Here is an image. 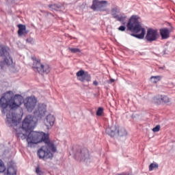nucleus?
Returning <instances> with one entry per match:
<instances>
[{"mask_svg":"<svg viewBox=\"0 0 175 175\" xmlns=\"http://www.w3.org/2000/svg\"><path fill=\"white\" fill-rule=\"evenodd\" d=\"M105 133L111 137H114V136H119L120 137L126 136V130H125L124 128L120 129L117 125L113 124L107 127L105 130Z\"/></svg>","mask_w":175,"mask_h":175,"instance_id":"7","label":"nucleus"},{"mask_svg":"<svg viewBox=\"0 0 175 175\" xmlns=\"http://www.w3.org/2000/svg\"><path fill=\"white\" fill-rule=\"evenodd\" d=\"M116 20L117 21H120L123 25H125L126 24V22H125V20H126V16L125 14H120L118 15L117 16H115Z\"/></svg>","mask_w":175,"mask_h":175,"instance_id":"17","label":"nucleus"},{"mask_svg":"<svg viewBox=\"0 0 175 175\" xmlns=\"http://www.w3.org/2000/svg\"><path fill=\"white\" fill-rule=\"evenodd\" d=\"M145 39L149 43H152V42H157V40L159 39V34L158 33V30L152 28L148 29Z\"/></svg>","mask_w":175,"mask_h":175,"instance_id":"9","label":"nucleus"},{"mask_svg":"<svg viewBox=\"0 0 175 175\" xmlns=\"http://www.w3.org/2000/svg\"><path fill=\"white\" fill-rule=\"evenodd\" d=\"M69 51H70L72 54H76L77 53H81V51L79 48H72L68 47Z\"/></svg>","mask_w":175,"mask_h":175,"instance_id":"24","label":"nucleus"},{"mask_svg":"<svg viewBox=\"0 0 175 175\" xmlns=\"http://www.w3.org/2000/svg\"><path fill=\"white\" fill-rule=\"evenodd\" d=\"M50 70H51V68H50V66L48 64L44 65V73L46 75H48V73H50Z\"/></svg>","mask_w":175,"mask_h":175,"instance_id":"30","label":"nucleus"},{"mask_svg":"<svg viewBox=\"0 0 175 175\" xmlns=\"http://www.w3.org/2000/svg\"><path fill=\"white\" fill-rule=\"evenodd\" d=\"M6 124L8 126H13L16 136L18 139L24 140L27 139L28 147H32L33 144H38L44 142V133L33 131L36 126V121L33 120V117L31 115L26 116L23 122L22 126L17 121L16 115L10 111L6 115Z\"/></svg>","mask_w":175,"mask_h":175,"instance_id":"1","label":"nucleus"},{"mask_svg":"<svg viewBox=\"0 0 175 175\" xmlns=\"http://www.w3.org/2000/svg\"><path fill=\"white\" fill-rule=\"evenodd\" d=\"M159 165L157 163H152L149 165V172H152L153 169H158Z\"/></svg>","mask_w":175,"mask_h":175,"instance_id":"26","label":"nucleus"},{"mask_svg":"<svg viewBox=\"0 0 175 175\" xmlns=\"http://www.w3.org/2000/svg\"><path fill=\"white\" fill-rule=\"evenodd\" d=\"M33 117L37 121L44 117V104L38 103L37 109L33 111Z\"/></svg>","mask_w":175,"mask_h":175,"instance_id":"11","label":"nucleus"},{"mask_svg":"<svg viewBox=\"0 0 175 175\" xmlns=\"http://www.w3.org/2000/svg\"><path fill=\"white\" fill-rule=\"evenodd\" d=\"M36 173L38 175H43V172H42L39 165L36 168Z\"/></svg>","mask_w":175,"mask_h":175,"instance_id":"31","label":"nucleus"},{"mask_svg":"<svg viewBox=\"0 0 175 175\" xmlns=\"http://www.w3.org/2000/svg\"><path fill=\"white\" fill-rule=\"evenodd\" d=\"M24 98L21 94H16L13 97V92H7L4 96L0 98V107L1 113L4 116L8 113V106H10L11 110H14L20 107L23 104Z\"/></svg>","mask_w":175,"mask_h":175,"instance_id":"2","label":"nucleus"},{"mask_svg":"<svg viewBox=\"0 0 175 175\" xmlns=\"http://www.w3.org/2000/svg\"><path fill=\"white\" fill-rule=\"evenodd\" d=\"M126 29V27L125 25H121L120 27H118V30L121 31V32H124Z\"/></svg>","mask_w":175,"mask_h":175,"instance_id":"33","label":"nucleus"},{"mask_svg":"<svg viewBox=\"0 0 175 175\" xmlns=\"http://www.w3.org/2000/svg\"><path fill=\"white\" fill-rule=\"evenodd\" d=\"M85 72L83 70H80L77 72V76L79 77V79H83V77L84 76Z\"/></svg>","mask_w":175,"mask_h":175,"instance_id":"29","label":"nucleus"},{"mask_svg":"<svg viewBox=\"0 0 175 175\" xmlns=\"http://www.w3.org/2000/svg\"><path fill=\"white\" fill-rule=\"evenodd\" d=\"M33 61V68L38 71V73L43 76L44 75V66L40 64V60L36 59V57H32Z\"/></svg>","mask_w":175,"mask_h":175,"instance_id":"13","label":"nucleus"},{"mask_svg":"<svg viewBox=\"0 0 175 175\" xmlns=\"http://www.w3.org/2000/svg\"><path fill=\"white\" fill-rule=\"evenodd\" d=\"M137 35V33H131V36H133L134 38H136Z\"/></svg>","mask_w":175,"mask_h":175,"instance_id":"36","label":"nucleus"},{"mask_svg":"<svg viewBox=\"0 0 175 175\" xmlns=\"http://www.w3.org/2000/svg\"><path fill=\"white\" fill-rule=\"evenodd\" d=\"M46 122L45 123V126H46V130L50 131L55 122V117L54 115L49 114L46 117Z\"/></svg>","mask_w":175,"mask_h":175,"instance_id":"14","label":"nucleus"},{"mask_svg":"<svg viewBox=\"0 0 175 175\" xmlns=\"http://www.w3.org/2000/svg\"><path fill=\"white\" fill-rule=\"evenodd\" d=\"M72 152H74V157L77 161H79L80 162H85V163L91 162V158L90 157L88 149L85 148L81 149L80 147H78L76 149L73 148Z\"/></svg>","mask_w":175,"mask_h":175,"instance_id":"6","label":"nucleus"},{"mask_svg":"<svg viewBox=\"0 0 175 175\" xmlns=\"http://www.w3.org/2000/svg\"><path fill=\"white\" fill-rule=\"evenodd\" d=\"M160 129H161V126L158 124L154 128L152 129V131L154 132H159Z\"/></svg>","mask_w":175,"mask_h":175,"instance_id":"32","label":"nucleus"},{"mask_svg":"<svg viewBox=\"0 0 175 175\" xmlns=\"http://www.w3.org/2000/svg\"><path fill=\"white\" fill-rule=\"evenodd\" d=\"M117 13H118V7H114L111 10V14L113 18H116L118 16Z\"/></svg>","mask_w":175,"mask_h":175,"instance_id":"21","label":"nucleus"},{"mask_svg":"<svg viewBox=\"0 0 175 175\" xmlns=\"http://www.w3.org/2000/svg\"><path fill=\"white\" fill-rule=\"evenodd\" d=\"M93 84H94V85H98V81H94V82H93Z\"/></svg>","mask_w":175,"mask_h":175,"instance_id":"35","label":"nucleus"},{"mask_svg":"<svg viewBox=\"0 0 175 175\" xmlns=\"http://www.w3.org/2000/svg\"><path fill=\"white\" fill-rule=\"evenodd\" d=\"M173 50H171L170 46H165L164 50L163 51V53L164 55L170 54Z\"/></svg>","mask_w":175,"mask_h":175,"instance_id":"27","label":"nucleus"},{"mask_svg":"<svg viewBox=\"0 0 175 175\" xmlns=\"http://www.w3.org/2000/svg\"><path fill=\"white\" fill-rule=\"evenodd\" d=\"M103 114V107H99L96 112L97 117H100Z\"/></svg>","mask_w":175,"mask_h":175,"instance_id":"28","label":"nucleus"},{"mask_svg":"<svg viewBox=\"0 0 175 175\" xmlns=\"http://www.w3.org/2000/svg\"><path fill=\"white\" fill-rule=\"evenodd\" d=\"M154 99L157 100V103L159 105L161 103H169L170 100L167 96L161 95L157 96Z\"/></svg>","mask_w":175,"mask_h":175,"instance_id":"15","label":"nucleus"},{"mask_svg":"<svg viewBox=\"0 0 175 175\" xmlns=\"http://www.w3.org/2000/svg\"><path fill=\"white\" fill-rule=\"evenodd\" d=\"M49 9H51L52 10H55L56 12L64 10V7L61 3H55V4H50L48 5Z\"/></svg>","mask_w":175,"mask_h":175,"instance_id":"16","label":"nucleus"},{"mask_svg":"<svg viewBox=\"0 0 175 175\" xmlns=\"http://www.w3.org/2000/svg\"><path fill=\"white\" fill-rule=\"evenodd\" d=\"M107 5V1L93 0L91 9L94 12H103Z\"/></svg>","mask_w":175,"mask_h":175,"instance_id":"10","label":"nucleus"},{"mask_svg":"<svg viewBox=\"0 0 175 175\" xmlns=\"http://www.w3.org/2000/svg\"><path fill=\"white\" fill-rule=\"evenodd\" d=\"M4 175H17V170L14 167L10 166L8 168L7 173Z\"/></svg>","mask_w":175,"mask_h":175,"instance_id":"18","label":"nucleus"},{"mask_svg":"<svg viewBox=\"0 0 175 175\" xmlns=\"http://www.w3.org/2000/svg\"><path fill=\"white\" fill-rule=\"evenodd\" d=\"M160 80H161V76H152L150 77V81L154 84H157V83H158V81H159Z\"/></svg>","mask_w":175,"mask_h":175,"instance_id":"23","label":"nucleus"},{"mask_svg":"<svg viewBox=\"0 0 175 175\" xmlns=\"http://www.w3.org/2000/svg\"><path fill=\"white\" fill-rule=\"evenodd\" d=\"M170 28L163 27L159 29L161 40H165L166 39H169V38H170V32L173 31L174 28L171 24H170Z\"/></svg>","mask_w":175,"mask_h":175,"instance_id":"12","label":"nucleus"},{"mask_svg":"<svg viewBox=\"0 0 175 175\" xmlns=\"http://www.w3.org/2000/svg\"><path fill=\"white\" fill-rule=\"evenodd\" d=\"M28 40H28V39H27V42H28Z\"/></svg>","mask_w":175,"mask_h":175,"instance_id":"37","label":"nucleus"},{"mask_svg":"<svg viewBox=\"0 0 175 175\" xmlns=\"http://www.w3.org/2000/svg\"><path fill=\"white\" fill-rule=\"evenodd\" d=\"M44 146L46 148L44 151L45 159H53L54 158V154L57 151V145H55V141L50 138L49 131L44 133Z\"/></svg>","mask_w":175,"mask_h":175,"instance_id":"4","label":"nucleus"},{"mask_svg":"<svg viewBox=\"0 0 175 175\" xmlns=\"http://www.w3.org/2000/svg\"><path fill=\"white\" fill-rule=\"evenodd\" d=\"M44 113H46V110L44 111Z\"/></svg>","mask_w":175,"mask_h":175,"instance_id":"38","label":"nucleus"},{"mask_svg":"<svg viewBox=\"0 0 175 175\" xmlns=\"http://www.w3.org/2000/svg\"><path fill=\"white\" fill-rule=\"evenodd\" d=\"M6 170V167L5 166V163L0 159V173H3Z\"/></svg>","mask_w":175,"mask_h":175,"instance_id":"25","label":"nucleus"},{"mask_svg":"<svg viewBox=\"0 0 175 175\" xmlns=\"http://www.w3.org/2000/svg\"><path fill=\"white\" fill-rule=\"evenodd\" d=\"M114 81H116V79H110L108 83L109 84H112V83H114Z\"/></svg>","mask_w":175,"mask_h":175,"instance_id":"34","label":"nucleus"},{"mask_svg":"<svg viewBox=\"0 0 175 175\" xmlns=\"http://www.w3.org/2000/svg\"><path fill=\"white\" fill-rule=\"evenodd\" d=\"M10 66L13 65V59L10 57L9 53V47L1 46L0 47V67L3 69L5 66Z\"/></svg>","mask_w":175,"mask_h":175,"instance_id":"5","label":"nucleus"},{"mask_svg":"<svg viewBox=\"0 0 175 175\" xmlns=\"http://www.w3.org/2000/svg\"><path fill=\"white\" fill-rule=\"evenodd\" d=\"M79 80H80V81H91V75L88 72H85L83 77L82 78H79Z\"/></svg>","mask_w":175,"mask_h":175,"instance_id":"19","label":"nucleus"},{"mask_svg":"<svg viewBox=\"0 0 175 175\" xmlns=\"http://www.w3.org/2000/svg\"><path fill=\"white\" fill-rule=\"evenodd\" d=\"M37 155L40 159H44V150L41 148L40 150H38Z\"/></svg>","mask_w":175,"mask_h":175,"instance_id":"22","label":"nucleus"},{"mask_svg":"<svg viewBox=\"0 0 175 175\" xmlns=\"http://www.w3.org/2000/svg\"><path fill=\"white\" fill-rule=\"evenodd\" d=\"M18 34L19 35V36H22V35H24V31L26 29V27L24 25H18Z\"/></svg>","mask_w":175,"mask_h":175,"instance_id":"20","label":"nucleus"},{"mask_svg":"<svg viewBox=\"0 0 175 175\" xmlns=\"http://www.w3.org/2000/svg\"><path fill=\"white\" fill-rule=\"evenodd\" d=\"M127 29L131 32H135L137 33V39H144V36L146 35V29L142 27V24L139 22V16L133 15L129 20L127 23ZM141 33H139V32Z\"/></svg>","mask_w":175,"mask_h":175,"instance_id":"3","label":"nucleus"},{"mask_svg":"<svg viewBox=\"0 0 175 175\" xmlns=\"http://www.w3.org/2000/svg\"><path fill=\"white\" fill-rule=\"evenodd\" d=\"M36 103H38V100L35 96L27 97L24 100V106L29 113H32L36 106Z\"/></svg>","mask_w":175,"mask_h":175,"instance_id":"8","label":"nucleus"}]
</instances>
